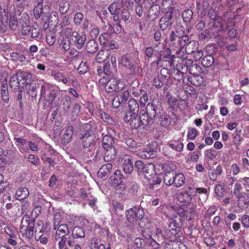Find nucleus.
<instances>
[{
	"label": "nucleus",
	"mask_w": 249,
	"mask_h": 249,
	"mask_svg": "<svg viewBox=\"0 0 249 249\" xmlns=\"http://www.w3.org/2000/svg\"><path fill=\"white\" fill-rule=\"evenodd\" d=\"M102 146L105 150L104 160L106 162L111 161L116 157V150L114 142L110 135H105L102 140Z\"/></svg>",
	"instance_id": "nucleus-1"
},
{
	"label": "nucleus",
	"mask_w": 249,
	"mask_h": 249,
	"mask_svg": "<svg viewBox=\"0 0 249 249\" xmlns=\"http://www.w3.org/2000/svg\"><path fill=\"white\" fill-rule=\"evenodd\" d=\"M34 221H30L29 215H24L22 218L20 227V232L23 237L30 240L33 236L34 231Z\"/></svg>",
	"instance_id": "nucleus-2"
},
{
	"label": "nucleus",
	"mask_w": 249,
	"mask_h": 249,
	"mask_svg": "<svg viewBox=\"0 0 249 249\" xmlns=\"http://www.w3.org/2000/svg\"><path fill=\"white\" fill-rule=\"evenodd\" d=\"M156 114V107L152 103H148L146 110H141L140 118L142 125L147 126L155 117Z\"/></svg>",
	"instance_id": "nucleus-3"
},
{
	"label": "nucleus",
	"mask_w": 249,
	"mask_h": 249,
	"mask_svg": "<svg viewBox=\"0 0 249 249\" xmlns=\"http://www.w3.org/2000/svg\"><path fill=\"white\" fill-rule=\"evenodd\" d=\"M51 75L58 82H62L66 85L70 82L71 85L74 88H76L78 85L76 78L73 76L71 77V72L65 75L57 70H53L51 71Z\"/></svg>",
	"instance_id": "nucleus-4"
},
{
	"label": "nucleus",
	"mask_w": 249,
	"mask_h": 249,
	"mask_svg": "<svg viewBox=\"0 0 249 249\" xmlns=\"http://www.w3.org/2000/svg\"><path fill=\"white\" fill-rule=\"evenodd\" d=\"M196 205L194 203H188L183 205L177 209V213L180 217H186L188 220H191L196 214Z\"/></svg>",
	"instance_id": "nucleus-5"
},
{
	"label": "nucleus",
	"mask_w": 249,
	"mask_h": 249,
	"mask_svg": "<svg viewBox=\"0 0 249 249\" xmlns=\"http://www.w3.org/2000/svg\"><path fill=\"white\" fill-rule=\"evenodd\" d=\"M124 82L121 79L112 78L107 81L105 86V89L107 92H119L124 89Z\"/></svg>",
	"instance_id": "nucleus-6"
},
{
	"label": "nucleus",
	"mask_w": 249,
	"mask_h": 249,
	"mask_svg": "<svg viewBox=\"0 0 249 249\" xmlns=\"http://www.w3.org/2000/svg\"><path fill=\"white\" fill-rule=\"evenodd\" d=\"M118 162L122 166L124 173L130 174L133 171V164L130 155L127 154L122 155L119 157Z\"/></svg>",
	"instance_id": "nucleus-7"
},
{
	"label": "nucleus",
	"mask_w": 249,
	"mask_h": 249,
	"mask_svg": "<svg viewBox=\"0 0 249 249\" xmlns=\"http://www.w3.org/2000/svg\"><path fill=\"white\" fill-rule=\"evenodd\" d=\"M125 214L127 220L130 223H134L143 217L144 212L141 209L133 207L126 211Z\"/></svg>",
	"instance_id": "nucleus-8"
},
{
	"label": "nucleus",
	"mask_w": 249,
	"mask_h": 249,
	"mask_svg": "<svg viewBox=\"0 0 249 249\" xmlns=\"http://www.w3.org/2000/svg\"><path fill=\"white\" fill-rule=\"evenodd\" d=\"M53 229L56 230L55 236L56 240H59L61 236H67L69 233V229L67 225L65 224H61L57 219H55L54 220Z\"/></svg>",
	"instance_id": "nucleus-9"
},
{
	"label": "nucleus",
	"mask_w": 249,
	"mask_h": 249,
	"mask_svg": "<svg viewBox=\"0 0 249 249\" xmlns=\"http://www.w3.org/2000/svg\"><path fill=\"white\" fill-rule=\"evenodd\" d=\"M43 0H36V5L34 8V14L36 18H39L40 16H45L49 12V7L48 5L43 6Z\"/></svg>",
	"instance_id": "nucleus-10"
},
{
	"label": "nucleus",
	"mask_w": 249,
	"mask_h": 249,
	"mask_svg": "<svg viewBox=\"0 0 249 249\" xmlns=\"http://www.w3.org/2000/svg\"><path fill=\"white\" fill-rule=\"evenodd\" d=\"M124 119L125 122H129V125L132 129H138L142 125L138 114L126 112Z\"/></svg>",
	"instance_id": "nucleus-11"
},
{
	"label": "nucleus",
	"mask_w": 249,
	"mask_h": 249,
	"mask_svg": "<svg viewBox=\"0 0 249 249\" xmlns=\"http://www.w3.org/2000/svg\"><path fill=\"white\" fill-rule=\"evenodd\" d=\"M180 228L178 226V224L174 220L170 222L168 225V229L165 231V234L167 237L171 239L175 237L178 238L180 237L179 232Z\"/></svg>",
	"instance_id": "nucleus-12"
},
{
	"label": "nucleus",
	"mask_w": 249,
	"mask_h": 249,
	"mask_svg": "<svg viewBox=\"0 0 249 249\" xmlns=\"http://www.w3.org/2000/svg\"><path fill=\"white\" fill-rule=\"evenodd\" d=\"M86 37L85 35H80L76 32H74L71 36L70 42L71 44L74 45L77 48L81 49L85 44Z\"/></svg>",
	"instance_id": "nucleus-13"
},
{
	"label": "nucleus",
	"mask_w": 249,
	"mask_h": 249,
	"mask_svg": "<svg viewBox=\"0 0 249 249\" xmlns=\"http://www.w3.org/2000/svg\"><path fill=\"white\" fill-rule=\"evenodd\" d=\"M19 23L22 26V34L29 36L32 26H29L30 21L27 14L24 13L22 15Z\"/></svg>",
	"instance_id": "nucleus-14"
},
{
	"label": "nucleus",
	"mask_w": 249,
	"mask_h": 249,
	"mask_svg": "<svg viewBox=\"0 0 249 249\" xmlns=\"http://www.w3.org/2000/svg\"><path fill=\"white\" fill-rule=\"evenodd\" d=\"M193 192L191 191V187H188L187 189L179 193L177 198L178 200L182 203H189L193 197Z\"/></svg>",
	"instance_id": "nucleus-15"
},
{
	"label": "nucleus",
	"mask_w": 249,
	"mask_h": 249,
	"mask_svg": "<svg viewBox=\"0 0 249 249\" xmlns=\"http://www.w3.org/2000/svg\"><path fill=\"white\" fill-rule=\"evenodd\" d=\"M122 7L121 2L117 1L112 3L108 7V10L110 14L113 16V19L118 21L120 19L119 12Z\"/></svg>",
	"instance_id": "nucleus-16"
},
{
	"label": "nucleus",
	"mask_w": 249,
	"mask_h": 249,
	"mask_svg": "<svg viewBox=\"0 0 249 249\" xmlns=\"http://www.w3.org/2000/svg\"><path fill=\"white\" fill-rule=\"evenodd\" d=\"M173 17V12H168L163 16L160 20V26L162 30H164L173 23L171 19Z\"/></svg>",
	"instance_id": "nucleus-17"
},
{
	"label": "nucleus",
	"mask_w": 249,
	"mask_h": 249,
	"mask_svg": "<svg viewBox=\"0 0 249 249\" xmlns=\"http://www.w3.org/2000/svg\"><path fill=\"white\" fill-rule=\"evenodd\" d=\"M20 75L18 72L14 74L9 80V85L14 90H17L19 87H23L22 78H20Z\"/></svg>",
	"instance_id": "nucleus-18"
},
{
	"label": "nucleus",
	"mask_w": 249,
	"mask_h": 249,
	"mask_svg": "<svg viewBox=\"0 0 249 249\" xmlns=\"http://www.w3.org/2000/svg\"><path fill=\"white\" fill-rule=\"evenodd\" d=\"M16 11V7L14 5H12L10 7L9 9V15H10V21H9V27L12 30H15L17 29L18 22L17 20V18L15 15H12L14 14Z\"/></svg>",
	"instance_id": "nucleus-19"
},
{
	"label": "nucleus",
	"mask_w": 249,
	"mask_h": 249,
	"mask_svg": "<svg viewBox=\"0 0 249 249\" xmlns=\"http://www.w3.org/2000/svg\"><path fill=\"white\" fill-rule=\"evenodd\" d=\"M142 173L143 174L144 177L150 179L153 178V176L155 173V166L152 163H148L144 165L143 167V171Z\"/></svg>",
	"instance_id": "nucleus-20"
},
{
	"label": "nucleus",
	"mask_w": 249,
	"mask_h": 249,
	"mask_svg": "<svg viewBox=\"0 0 249 249\" xmlns=\"http://www.w3.org/2000/svg\"><path fill=\"white\" fill-rule=\"evenodd\" d=\"M9 55L10 59L16 62L23 63L25 61L27 62V57L23 54L17 52H13L10 53L7 55Z\"/></svg>",
	"instance_id": "nucleus-21"
},
{
	"label": "nucleus",
	"mask_w": 249,
	"mask_h": 249,
	"mask_svg": "<svg viewBox=\"0 0 249 249\" xmlns=\"http://www.w3.org/2000/svg\"><path fill=\"white\" fill-rule=\"evenodd\" d=\"M73 127L72 126H68L65 129L61 138L64 143L66 144L70 142L73 135Z\"/></svg>",
	"instance_id": "nucleus-22"
},
{
	"label": "nucleus",
	"mask_w": 249,
	"mask_h": 249,
	"mask_svg": "<svg viewBox=\"0 0 249 249\" xmlns=\"http://www.w3.org/2000/svg\"><path fill=\"white\" fill-rule=\"evenodd\" d=\"M185 177L182 173H177L173 178V184L177 188L182 186L185 183Z\"/></svg>",
	"instance_id": "nucleus-23"
},
{
	"label": "nucleus",
	"mask_w": 249,
	"mask_h": 249,
	"mask_svg": "<svg viewBox=\"0 0 249 249\" xmlns=\"http://www.w3.org/2000/svg\"><path fill=\"white\" fill-rule=\"evenodd\" d=\"M123 175L119 170H116L110 177L111 183L114 186H118L122 182Z\"/></svg>",
	"instance_id": "nucleus-24"
},
{
	"label": "nucleus",
	"mask_w": 249,
	"mask_h": 249,
	"mask_svg": "<svg viewBox=\"0 0 249 249\" xmlns=\"http://www.w3.org/2000/svg\"><path fill=\"white\" fill-rule=\"evenodd\" d=\"M29 192L26 187L19 188L16 192L15 196L17 199L22 200L25 199L29 195Z\"/></svg>",
	"instance_id": "nucleus-25"
},
{
	"label": "nucleus",
	"mask_w": 249,
	"mask_h": 249,
	"mask_svg": "<svg viewBox=\"0 0 249 249\" xmlns=\"http://www.w3.org/2000/svg\"><path fill=\"white\" fill-rule=\"evenodd\" d=\"M123 66L129 69L134 68V60L131 57L124 56L122 57L121 61L119 62Z\"/></svg>",
	"instance_id": "nucleus-26"
},
{
	"label": "nucleus",
	"mask_w": 249,
	"mask_h": 249,
	"mask_svg": "<svg viewBox=\"0 0 249 249\" xmlns=\"http://www.w3.org/2000/svg\"><path fill=\"white\" fill-rule=\"evenodd\" d=\"M18 72L20 75V78H22L24 84L25 83L29 84L35 79V75L29 73V72L21 71Z\"/></svg>",
	"instance_id": "nucleus-27"
},
{
	"label": "nucleus",
	"mask_w": 249,
	"mask_h": 249,
	"mask_svg": "<svg viewBox=\"0 0 249 249\" xmlns=\"http://www.w3.org/2000/svg\"><path fill=\"white\" fill-rule=\"evenodd\" d=\"M0 93L3 101L5 103L9 101V92L7 81H3L1 84Z\"/></svg>",
	"instance_id": "nucleus-28"
},
{
	"label": "nucleus",
	"mask_w": 249,
	"mask_h": 249,
	"mask_svg": "<svg viewBox=\"0 0 249 249\" xmlns=\"http://www.w3.org/2000/svg\"><path fill=\"white\" fill-rule=\"evenodd\" d=\"M128 107L129 109L127 112L138 114L139 105L136 100L134 98L130 99L128 101Z\"/></svg>",
	"instance_id": "nucleus-29"
},
{
	"label": "nucleus",
	"mask_w": 249,
	"mask_h": 249,
	"mask_svg": "<svg viewBox=\"0 0 249 249\" xmlns=\"http://www.w3.org/2000/svg\"><path fill=\"white\" fill-rule=\"evenodd\" d=\"M57 241H58L59 249H69L66 246L67 243L70 247H72L73 245L72 241L69 239L68 240L67 236H61L59 240Z\"/></svg>",
	"instance_id": "nucleus-30"
},
{
	"label": "nucleus",
	"mask_w": 249,
	"mask_h": 249,
	"mask_svg": "<svg viewBox=\"0 0 249 249\" xmlns=\"http://www.w3.org/2000/svg\"><path fill=\"white\" fill-rule=\"evenodd\" d=\"M98 49V43L94 39L89 40L86 44V50L89 53H94Z\"/></svg>",
	"instance_id": "nucleus-31"
},
{
	"label": "nucleus",
	"mask_w": 249,
	"mask_h": 249,
	"mask_svg": "<svg viewBox=\"0 0 249 249\" xmlns=\"http://www.w3.org/2000/svg\"><path fill=\"white\" fill-rule=\"evenodd\" d=\"M112 168V165L110 163L104 165L99 169L98 175L101 177H105L111 171Z\"/></svg>",
	"instance_id": "nucleus-32"
},
{
	"label": "nucleus",
	"mask_w": 249,
	"mask_h": 249,
	"mask_svg": "<svg viewBox=\"0 0 249 249\" xmlns=\"http://www.w3.org/2000/svg\"><path fill=\"white\" fill-rule=\"evenodd\" d=\"M191 191L193 192V196H197V195L202 194L204 196V199H207L208 196V193L207 189L205 188L199 187L197 188H195L191 187Z\"/></svg>",
	"instance_id": "nucleus-33"
},
{
	"label": "nucleus",
	"mask_w": 249,
	"mask_h": 249,
	"mask_svg": "<svg viewBox=\"0 0 249 249\" xmlns=\"http://www.w3.org/2000/svg\"><path fill=\"white\" fill-rule=\"evenodd\" d=\"M93 139L90 136H88L82 142V147L84 149H88L90 150V148L93 146Z\"/></svg>",
	"instance_id": "nucleus-34"
},
{
	"label": "nucleus",
	"mask_w": 249,
	"mask_h": 249,
	"mask_svg": "<svg viewBox=\"0 0 249 249\" xmlns=\"http://www.w3.org/2000/svg\"><path fill=\"white\" fill-rule=\"evenodd\" d=\"M173 171L167 172L163 177V181L164 183L168 186H171L173 184V178L174 176Z\"/></svg>",
	"instance_id": "nucleus-35"
},
{
	"label": "nucleus",
	"mask_w": 249,
	"mask_h": 249,
	"mask_svg": "<svg viewBox=\"0 0 249 249\" xmlns=\"http://www.w3.org/2000/svg\"><path fill=\"white\" fill-rule=\"evenodd\" d=\"M242 188L241 184L238 181L235 183L233 188V194L237 198L240 199L242 197Z\"/></svg>",
	"instance_id": "nucleus-36"
},
{
	"label": "nucleus",
	"mask_w": 249,
	"mask_h": 249,
	"mask_svg": "<svg viewBox=\"0 0 249 249\" xmlns=\"http://www.w3.org/2000/svg\"><path fill=\"white\" fill-rule=\"evenodd\" d=\"M148 147H147V150L141 151L139 153V156L143 159H149L154 156V149H149L148 150Z\"/></svg>",
	"instance_id": "nucleus-37"
},
{
	"label": "nucleus",
	"mask_w": 249,
	"mask_h": 249,
	"mask_svg": "<svg viewBox=\"0 0 249 249\" xmlns=\"http://www.w3.org/2000/svg\"><path fill=\"white\" fill-rule=\"evenodd\" d=\"M108 55L107 51H101L98 53L96 57V61L98 63H101L107 59Z\"/></svg>",
	"instance_id": "nucleus-38"
},
{
	"label": "nucleus",
	"mask_w": 249,
	"mask_h": 249,
	"mask_svg": "<svg viewBox=\"0 0 249 249\" xmlns=\"http://www.w3.org/2000/svg\"><path fill=\"white\" fill-rule=\"evenodd\" d=\"M72 236L74 238H82L84 237L85 233L82 228L80 227H76L73 230Z\"/></svg>",
	"instance_id": "nucleus-39"
},
{
	"label": "nucleus",
	"mask_w": 249,
	"mask_h": 249,
	"mask_svg": "<svg viewBox=\"0 0 249 249\" xmlns=\"http://www.w3.org/2000/svg\"><path fill=\"white\" fill-rule=\"evenodd\" d=\"M214 62L213 58L211 55L205 56L202 60V64L205 67H209L212 66Z\"/></svg>",
	"instance_id": "nucleus-40"
},
{
	"label": "nucleus",
	"mask_w": 249,
	"mask_h": 249,
	"mask_svg": "<svg viewBox=\"0 0 249 249\" xmlns=\"http://www.w3.org/2000/svg\"><path fill=\"white\" fill-rule=\"evenodd\" d=\"M42 210V207L40 206H37L32 210L31 214V217L33 220L31 221H34L35 222V219L41 213Z\"/></svg>",
	"instance_id": "nucleus-41"
},
{
	"label": "nucleus",
	"mask_w": 249,
	"mask_h": 249,
	"mask_svg": "<svg viewBox=\"0 0 249 249\" xmlns=\"http://www.w3.org/2000/svg\"><path fill=\"white\" fill-rule=\"evenodd\" d=\"M198 134V131L195 128H188L187 135V140H194Z\"/></svg>",
	"instance_id": "nucleus-42"
},
{
	"label": "nucleus",
	"mask_w": 249,
	"mask_h": 249,
	"mask_svg": "<svg viewBox=\"0 0 249 249\" xmlns=\"http://www.w3.org/2000/svg\"><path fill=\"white\" fill-rule=\"evenodd\" d=\"M169 146L177 151L180 152L182 151L184 145L182 142L178 141L170 143Z\"/></svg>",
	"instance_id": "nucleus-43"
},
{
	"label": "nucleus",
	"mask_w": 249,
	"mask_h": 249,
	"mask_svg": "<svg viewBox=\"0 0 249 249\" xmlns=\"http://www.w3.org/2000/svg\"><path fill=\"white\" fill-rule=\"evenodd\" d=\"M37 226L39 230V231L37 232L36 230V231H35V237L36 240L37 239H39L40 237L44 236L43 232L44 228L43 223L40 221L39 223L37 224Z\"/></svg>",
	"instance_id": "nucleus-44"
},
{
	"label": "nucleus",
	"mask_w": 249,
	"mask_h": 249,
	"mask_svg": "<svg viewBox=\"0 0 249 249\" xmlns=\"http://www.w3.org/2000/svg\"><path fill=\"white\" fill-rule=\"evenodd\" d=\"M204 155L206 158L213 160L216 158L217 153L214 149H209L205 151Z\"/></svg>",
	"instance_id": "nucleus-45"
},
{
	"label": "nucleus",
	"mask_w": 249,
	"mask_h": 249,
	"mask_svg": "<svg viewBox=\"0 0 249 249\" xmlns=\"http://www.w3.org/2000/svg\"><path fill=\"white\" fill-rule=\"evenodd\" d=\"M193 11L190 9L185 10L182 14V18L185 22H188L192 19L193 16Z\"/></svg>",
	"instance_id": "nucleus-46"
},
{
	"label": "nucleus",
	"mask_w": 249,
	"mask_h": 249,
	"mask_svg": "<svg viewBox=\"0 0 249 249\" xmlns=\"http://www.w3.org/2000/svg\"><path fill=\"white\" fill-rule=\"evenodd\" d=\"M119 16H120V19L118 21H120V19H122L123 20L126 21L128 20V19H129L130 14L129 12L127 10L124 9L122 10L120 14H119Z\"/></svg>",
	"instance_id": "nucleus-47"
},
{
	"label": "nucleus",
	"mask_w": 249,
	"mask_h": 249,
	"mask_svg": "<svg viewBox=\"0 0 249 249\" xmlns=\"http://www.w3.org/2000/svg\"><path fill=\"white\" fill-rule=\"evenodd\" d=\"M55 41V35L53 32L48 34L46 36V42L50 46L54 44Z\"/></svg>",
	"instance_id": "nucleus-48"
},
{
	"label": "nucleus",
	"mask_w": 249,
	"mask_h": 249,
	"mask_svg": "<svg viewBox=\"0 0 249 249\" xmlns=\"http://www.w3.org/2000/svg\"><path fill=\"white\" fill-rule=\"evenodd\" d=\"M69 9V4L67 1L61 2L59 4V11L62 14H65Z\"/></svg>",
	"instance_id": "nucleus-49"
},
{
	"label": "nucleus",
	"mask_w": 249,
	"mask_h": 249,
	"mask_svg": "<svg viewBox=\"0 0 249 249\" xmlns=\"http://www.w3.org/2000/svg\"><path fill=\"white\" fill-rule=\"evenodd\" d=\"M139 101L141 104L145 105L148 100V95L144 90H141Z\"/></svg>",
	"instance_id": "nucleus-50"
},
{
	"label": "nucleus",
	"mask_w": 249,
	"mask_h": 249,
	"mask_svg": "<svg viewBox=\"0 0 249 249\" xmlns=\"http://www.w3.org/2000/svg\"><path fill=\"white\" fill-rule=\"evenodd\" d=\"M28 160L31 163L37 166L39 164V159L37 156L30 154L28 156Z\"/></svg>",
	"instance_id": "nucleus-51"
},
{
	"label": "nucleus",
	"mask_w": 249,
	"mask_h": 249,
	"mask_svg": "<svg viewBox=\"0 0 249 249\" xmlns=\"http://www.w3.org/2000/svg\"><path fill=\"white\" fill-rule=\"evenodd\" d=\"M160 123L163 126L166 127L170 124L171 119L167 115L164 114L161 117Z\"/></svg>",
	"instance_id": "nucleus-52"
},
{
	"label": "nucleus",
	"mask_w": 249,
	"mask_h": 249,
	"mask_svg": "<svg viewBox=\"0 0 249 249\" xmlns=\"http://www.w3.org/2000/svg\"><path fill=\"white\" fill-rule=\"evenodd\" d=\"M83 19V15L82 13L78 12L76 13L73 18V21L76 25H79Z\"/></svg>",
	"instance_id": "nucleus-53"
},
{
	"label": "nucleus",
	"mask_w": 249,
	"mask_h": 249,
	"mask_svg": "<svg viewBox=\"0 0 249 249\" xmlns=\"http://www.w3.org/2000/svg\"><path fill=\"white\" fill-rule=\"evenodd\" d=\"M225 189L224 187L221 184H217L215 187V192L219 196H223Z\"/></svg>",
	"instance_id": "nucleus-54"
},
{
	"label": "nucleus",
	"mask_w": 249,
	"mask_h": 249,
	"mask_svg": "<svg viewBox=\"0 0 249 249\" xmlns=\"http://www.w3.org/2000/svg\"><path fill=\"white\" fill-rule=\"evenodd\" d=\"M39 36V29L32 26L29 36L31 37V38H37Z\"/></svg>",
	"instance_id": "nucleus-55"
},
{
	"label": "nucleus",
	"mask_w": 249,
	"mask_h": 249,
	"mask_svg": "<svg viewBox=\"0 0 249 249\" xmlns=\"http://www.w3.org/2000/svg\"><path fill=\"white\" fill-rule=\"evenodd\" d=\"M88 70V68L86 63L81 62L78 67L79 72L81 74L85 73Z\"/></svg>",
	"instance_id": "nucleus-56"
},
{
	"label": "nucleus",
	"mask_w": 249,
	"mask_h": 249,
	"mask_svg": "<svg viewBox=\"0 0 249 249\" xmlns=\"http://www.w3.org/2000/svg\"><path fill=\"white\" fill-rule=\"evenodd\" d=\"M108 35L106 33L102 34L99 36V40L103 45H106L108 43Z\"/></svg>",
	"instance_id": "nucleus-57"
},
{
	"label": "nucleus",
	"mask_w": 249,
	"mask_h": 249,
	"mask_svg": "<svg viewBox=\"0 0 249 249\" xmlns=\"http://www.w3.org/2000/svg\"><path fill=\"white\" fill-rule=\"evenodd\" d=\"M191 53H194V58L195 61L199 60L203 55V52L201 50H198L196 52L192 51Z\"/></svg>",
	"instance_id": "nucleus-58"
},
{
	"label": "nucleus",
	"mask_w": 249,
	"mask_h": 249,
	"mask_svg": "<svg viewBox=\"0 0 249 249\" xmlns=\"http://www.w3.org/2000/svg\"><path fill=\"white\" fill-rule=\"evenodd\" d=\"M241 221L243 226L245 228L249 227V216L245 214L242 216Z\"/></svg>",
	"instance_id": "nucleus-59"
},
{
	"label": "nucleus",
	"mask_w": 249,
	"mask_h": 249,
	"mask_svg": "<svg viewBox=\"0 0 249 249\" xmlns=\"http://www.w3.org/2000/svg\"><path fill=\"white\" fill-rule=\"evenodd\" d=\"M144 165L142 162L141 160H137L135 163V167L137 169V171L139 173H142L143 171V167H144Z\"/></svg>",
	"instance_id": "nucleus-60"
},
{
	"label": "nucleus",
	"mask_w": 249,
	"mask_h": 249,
	"mask_svg": "<svg viewBox=\"0 0 249 249\" xmlns=\"http://www.w3.org/2000/svg\"><path fill=\"white\" fill-rule=\"evenodd\" d=\"M111 27L113 30L114 33L115 34H120L123 30V29L119 22L113 24Z\"/></svg>",
	"instance_id": "nucleus-61"
},
{
	"label": "nucleus",
	"mask_w": 249,
	"mask_h": 249,
	"mask_svg": "<svg viewBox=\"0 0 249 249\" xmlns=\"http://www.w3.org/2000/svg\"><path fill=\"white\" fill-rule=\"evenodd\" d=\"M188 41V38L187 36H182V37H180L178 38V43L180 46L181 47L187 43Z\"/></svg>",
	"instance_id": "nucleus-62"
},
{
	"label": "nucleus",
	"mask_w": 249,
	"mask_h": 249,
	"mask_svg": "<svg viewBox=\"0 0 249 249\" xmlns=\"http://www.w3.org/2000/svg\"><path fill=\"white\" fill-rule=\"evenodd\" d=\"M70 44H71V43L70 39H65L64 40H63L61 43L62 47L65 51H67L70 49Z\"/></svg>",
	"instance_id": "nucleus-63"
},
{
	"label": "nucleus",
	"mask_w": 249,
	"mask_h": 249,
	"mask_svg": "<svg viewBox=\"0 0 249 249\" xmlns=\"http://www.w3.org/2000/svg\"><path fill=\"white\" fill-rule=\"evenodd\" d=\"M49 20L51 22H56L58 21V15L56 12L52 11L50 16Z\"/></svg>",
	"instance_id": "nucleus-64"
}]
</instances>
